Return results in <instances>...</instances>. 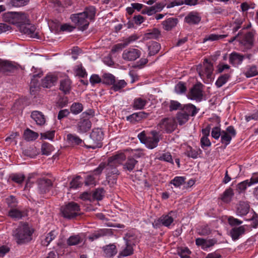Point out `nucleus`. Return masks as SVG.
Wrapping results in <instances>:
<instances>
[{"label": "nucleus", "mask_w": 258, "mask_h": 258, "mask_svg": "<svg viewBox=\"0 0 258 258\" xmlns=\"http://www.w3.org/2000/svg\"><path fill=\"white\" fill-rule=\"evenodd\" d=\"M125 159V155L124 153L117 154L108 158L107 163L101 162L98 167L93 170V173L95 175H99L104 169H105L106 179L108 183L112 185L116 182V179L119 171L117 167L122 164Z\"/></svg>", "instance_id": "1"}, {"label": "nucleus", "mask_w": 258, "mask_h": 258, "mask_svg": "<svg viewBox=\"0 0 258 258\" xmlns=\"http://www.w3.org/2000/svg\"><path fill=\"white\" fill-rule=\"evenodd\" d=\"M95 14V8L91 6L86 8L82 13L71 15L70 19L79 27V30L84 31L89 26V20L94 19Z\"/></svg>", "instance_id": "2"}, {"label": "nucleus", "mask_w": 258, "mask_h": 258, "mask_svg": "<svg viewBox=\"0 0 258 258\" xmlns=\"http://www.w3.org/2000/svg\"><path fill=\"white\" fill-rule=\"evenodd\" d=\"M33 232V229L31 228L27 223H24L13 230V236L18 244H23L30 242L32 239Z\"/></svg>", "instance_id": "3"}, {"label": "nucleus", "mask_w": 258, "mask_h": 258, "mask_svg": "<svg viewBox=\"0 0 258 258\" xmlns=\"http://www.w3.org/2000/svg\"><path fill=\"white\" fill-rule=\"evenodd\" d=\"M151 136L147 137L144 131L140 133L138 137L141 143L150 149H153L158 145L160 140L159 133L155 130L151 131L150 133Z\"/></svg>", "instance_id": "4"}, {"label": "nucleus", "mask_w": 258, "mask_h": 258, "mask_svg": "<svg viewBox=\"0 0 258 258\" xmlns=\"http://www.w3.org/2000/svg\"><path fill=\"white\" fill-rule=\"evenodd\" d=\"M103 137L104 134L101 129H93L90 135L89 144L85 145V146L88 149L91 148L92 149L101 148L103 145Z\"/></svg>", "instance_id": "5"}, {"label": "nucleus", "mask_w": 258, "mask_h": 258, "mask_svg": "<svg viewBox=\"0 0 258 258\" xmlns=\"http://www.w3.org/2000/svg\"><path fill=\"white\" fill-rule=\"evenodd\" d=\"M3 19L6 22L17 25L19 27L21 23H24L27 21V17L24 13L8 12L4 15Z\"/></svg>", "instance_id": "6"}, {"label": "nucleus", "mask_w": 258, "mask_h": 258, "mask_svg": "<svg viewBox=\"0 0 258 258\" xmlns=\"http://www.w3.org/2000/svg\"><path fill=\"white\" fill-rule=\"evenodd\" d=\"M80 210L79 205L74 202H70L64 207H62L61 211L64 218L71 219L76 217L79 214Z\"/></svg>", "instance_id": "7"}, {"label": "nucleus", "mask_w": 258, "mask_h": 258, "mask_svg": "<svg viewBox=\"0 0 258 258\" xmlns=\"http://www.w3.org/2000/svg\"><path fill=\"white\" fill-rule=\"evenodd\" d=\"M176 126L177 124L174 118H165L160 121L157 127L160 131L171 133L175 130Z\"/></svg>", "instance_id": "8"}, {"label": "nucleus", "mask_w": 258, "mask_h": 258, "mask_svg": "<svg viewBox=\"0 0 258 258\" xmlns=\"http://www.w3.org/2000/svg\"><path fill=\"white\" fill-rule=\"evenodd\" d=\"M176 217V212L173 211L169 212L167 214L163 215L153 224L154 227H158L162 225L165 227H170L173 224Z\"/></svg>", "instance_id": "9"}, {"label": "nucleus", "mask_w": 258, "mask_h": 258, "mask_svg": "<svg viewBox=\"0 0 258 258\" xmlns=\"http://www.w3.org/2000/svg\"><path fill=\"white\" fill-rule=\"evenodd\" d=\"M90 114L85 112L82 114V117L78 122L76 127L77 132L80 134H84L89 131L92 126V123L89 119L87 117Z\"/></svg>", "instance_id": "10"}, {"label": "nucleus", "mask_w": 258, "mask_h": 258, "mask_svg": "<svg viewBox=\"0 0 258 258\" xmlns=\"http://www.w3.org/2000/svg\"><path fill=\"white\" fill-rule=\"evenodd\" d=\"M19 28L21 33L27 35L30 37L33 38H38V33L35 32V27L29 23V20L28 18L26 22L21 23Z\"/></svg>", "instance_id": "11"}, {"label": "nucleus", "mask_w": 258, "mask_h": 258, "mask_svg": "<svg viewBox=\"0 0 258 258\" xmlns=\"http://www.w3.org/2000/svg\"><path fill=\"white\" fill-rule=\"evenodd\" d=\"M236 134V130L232 125L228 126L225 131H222L221 142L225 145V148L230 144L232 137H234Z\"/></svg>", "instance_id": "12"}, {"label": "nucleus", "mask_w": 258, "mask_h": 258, "mask_svg": "<svg viewBox=\"0 0 258 258\" xmlns=\"http://www.w3.org/2000/svg\"><path fill=\"white\" fill-rule=\"evenodd\" d=\"M134 235L131 232L127 233L124 239L126 240V247L120 252L119 255L126 256L130 255L133 253V248L132 245L134 244Z\"/></svg>", "instance_id": "13"}, {"label": "nucleus", "mask_w": 258, "mask_h": 258, "mask_svg": "<svg viewBox=\"0 0 258 258\" xmlns=\"http://www.w3.org/2000/svg\"><path fill=\"white\" fill-rule=\"evenodd\" d=\"M202 87L203 85L201 83L194 85L188 93V98L198 101H201L203 96Z\"/></svg>", "instance_id": "14"}, {"label": "nucleus", "mask_w": 258, "mask_h": 258, "mask_svg": "<svg viewBox=\"0 0 258 258\" xmlns=\"http://www.w3.org/2000/svg\"><path fill=\"white\" fill-rule=\"evenodd\" d=\"M141 54V52L139 49L130 48L123 51L122 57L126 61H134L138 58Z\"/></svg>", "instance_id": "15"}, {"label": "nucleus", "mask_w": 258, "mask_h": 258, "mask_svg": "<svg viewBox=\"0 0 258 258\" xmlns=\"http://www.w3.org/2000/svg\"><path fill=\"white\" fill-rule=\"evenodd\" d=\"M258 182V175L254 173L250 179L244 180L238 183L237 186V190L239 192L244 191L247 186H252Z\"/></svg>", "instance_id": "16"}, {"label": "nucleus", "mask_w": 258, "mask_h": 258, "mask_svg": "<svg viewBox=\"0 0 258 258\" xmlns=\"http://www.w3.org/2000/svg\"><path fill=\"white\" fill-rule=\"evenodd\" d=\"M165 6V5L163 3H156L154 6L150 7L145 6L142 9L141 13L144 15L147 14L149 16H151L157 12H161Z\"/></svg>", "instance_id": "17"}, {"label": "nucleus", "mask_w": 258, "mask_h": 258, "mask_svg": "<svg viewBox=\"0 0 258 258\" xmlns=\"http://www.w3.org/2000/svg\"><path fill=\"white\" fill-rule=\"evenodd\" d=\"M112 234V230L111 229H100L98 230L95 231L90 234L88 237V239L91 241H93L99 238L106 236H111Z\"/></svg>", "instance_id": "18"}, {"label": "nucleus", "mask_w": 258, "mask_h": 258, "mask_svg": "<svg viewBox=\"0 0 258 258\" xmlns=\"http://www.w3.org/2000/svg\"><path fill=\"white\" fill-rule=\"evenodd\" d=\"M244 22V19L242 18H238L234 19L229 24V27L233 33H235L238 29L242 28V30L248 29L250 27V24L247 26L242 25Z\"/></svg>", "instance_id": "19"}, {"label": "nucleus", "mask_w": 258, "mask_h": 258, "mask_svg": "<svg viewBox=\"0 0 258 258\" xmlns=\"http://www.w3.org/2000/svg\"><path fill=\"white\" fill-rule=\"evenodd\" d=\"M37 184L40 192L42 194L48 191L52 186V181L45 178L39 179Z\"/></svg>", "instance_id": "20"}, {"label": "nucleus", "mask_w": 258, "mask_h": 258, "mask_svg": "<svg viewBox=\"0 0 258 258\" xmlns=\"http://www.w3.org/2000/svg\"><path fill=\"white\" fill-rule=\"evenodd\" d=\"M16 69V67L12 62L0 59V73L8 74L14 72Z\"/></svg>", "instance_id": "21"}, {"label": "nucleus", "mask_w": 258, "mask_h": 258, "mask_svg": "<svg viewBox=\"0 0 258 258\" xmlns=\"http://www.w3.org/2000/svg\"><path fill=\"white\" fill-rule=\"evenodd\" d=\"M185 22L189 25L198 24L201 20L200 14L196 12H190L184 18Z\"/></svg>", "instance_id": "22"}, {"label": "nucleus", "mask_w": 258, "mask_h": 258, "mask_svg": "<svg viewBox=\"0 0 258 258\" xmlns=\"http://www.w3.org/2000/svg\"><path fill=\"white\" fill-rule=\"evenodd\" d=\"M148 115V113L144 111H141L134 113L127 116L126 119L133 123H135L137 122H139L143 118H146Z\"/></svg>", "instance_id": "23"}, {"label": "nucleus", "mask_w": 258, "mask_h": 258, "mask_svg": "<svg viewBox=\"0 0 258 258\" xmlns=\"http://www.w3.org/2000/svg\"><path fill=\"white\" fill-rule=\"evenodd\" d=\"M249 208V205L247 202L240 201L237 206L236 214L240 216H245L248 213Z\"/></svg>", "instance_id": "24"}, {"label": "nucleus", "mask_w": 258, "mask_h": 258, "mask_svg": "<svg viewBox=\"0 0 258 258\" xmlns=\"http://www.w3.org/2000/svg\"><path fill=\"white\" fill-rule=\"evenodd\" d=\"M67 141L72 146H81L84 144V141L77 135L75 134H69L67 136Z\"/></svg>", "instance_id": "25"}, {"label": "nucleus", "mask_w": 258, "mask_h": 258, "mask_svg": "<svg viewBox=\"0 0 258 258\" xmlns=\"http://www.w3.org/2000/svg\"><path fill=\"white\" fill-rule=\"evenodd\" d=\"M31 117L37 125H43L45 123V118L41 112L33 111L31 112Z\"/></svg>", "instance_id": "26"}, {"label": "nucleus", "mask_w": 258, "mask_h": 258, "mask_svg": "<svg viewBox=\"0 0 258 258\" xmlns=\"http://www.w3.org/2000/svg\"><path fill=\"white\" fill-rule=\"evenodd\" d=\"M57 80V78L55 76L52 75H47L42 80V86L44 88H50L54 85Z\"/></svg>", "instance_id": "27"}, {"label": "nucleus", "mask_w": 258, "mask_h": 258, "mask_svg": "<svg viewBox=\"0 0 258 258\" xmlns=\"http://www.w3.org/2000/svg\"><path fill=\"white\" fill-rule=\"evenodd\" d=\"M204 66H205V72L199 71V75L202 77L205 74L208 78H210L213 71V66L212 63L209 62L208 59L204 60Z\"/></svg>", "instance_id": "28"}, {"label": "nucleus", "mask_w": 258, "mask_h": 258, "mask_svg": "<svg viewBox=\"0 0 258 258\" xmlns=\"http://www.w3.org/2000/svg\"><path fill=\"white\" fill-rule=\"evenodd\" d=\"M253 37V34L251 32H248L242 38H241L240 37L239 41L240 43L246 46L247 48H249L250 47L252 44Z\"/></svg>", "instance_id": "29"}, {"label": "nucleus", "mask_w": 258, "mask_h": 258, "mask_svg": "<svg viewBox=\"0 0 258 258\" xmlns=\"http://www.w3.org/2000/svg\"><path fill=\"white\" fill-rule=\"evenodd\" d=\"M138 161L132 157H128L123 164V168L130 172L133 171Z\"/></svg>", "instance_id": "30"}, {"label": "nucleus", "mask_w": 258, "mask_h": 258, "mask_svg": "<svg viewBox=\"0 0 258 258\" xmlns=\"http://www.w3.org/2000/svg\"><path fill=\"white\" fill-rule=\"evenodd\" d=\"M245 232V228L243 226L232 228L230 232V236L234 240H237L240 236Z\"/></svg>", "instance_id": "31"}, {"label": "nucleus", "mask_w": 258, "mask_h": 258, "mask_svg": "<svg viewBox=\"0 0 258 258\" xmlns=\"http://www.w3.org/2000/svg\"><path fill=\"white\" fill-rule=\"evenodd\" d=\"M181 110L187 114L188 117L190 115L191 116H195L198 112V110L196 107L191 104L184 105L183 106H182Z\"/></svg>", "instance_id": "32"}, {"label": "nucleus", "mask_w": 258, "mask_h": 258, "mask_svg": "<svg viewBox=\"0 0 258 258\" xmlns=\"http://www.w3.org/2000/svg\"><path fill=\"white\" fill-rule=\"evenodd\" d=\"M202 151L198 148L194 149L190 146H188L184 152L185 155L188 157L196 159L198 158V155L202 154Z\"/></svg>", "instance_id": "33"}, {"label": "nucleus", "mask_w": 258, "mask_h": 258, "mask_svg": "<svg viewBox=\"0 0 258 258\" xmlns=\"http://www.w3.org/2000/svg\"><path fill=\"white\" fill-rule=\"evenodd\" d=\"M103 250L106 257H110L117 253V250L114 244L106 245L103 247Z\"/></svg>", "instance_id": "34"}, {"label": "nucleus", "mask_w": 258, "mask_h": 258, "mask_svg": "<svg viewBox=\"0 0 258 258\" xmlns=\"http://www.w3.org/2000/svg\"><path fill=\"white\" fill-rule=\"evenodd\" d=\"M71 88V81L68 78L62 80L60 82L59 89L64 93H69Z\"/></svg>", "instance_id": "35"}, {"label": "nucleus", "mask_w": 258, "mask_h": 258, "mask_svg": "<svg viewBox=\"0 0 258 258\" xmlns=\"http://www.w3.org/2000/svg\"><path fill=\"white\" fill-rule=\"evenodd\" d=\"M244 56L236 52L232 53L229 57V62L233 65L240 64L243 61Z\"/></svg>", "instance_id": "36"}, {"label": "nucleus", "mask_w": 258, "mask_h": 258, "mask_svg": "<svg viewBox=\"0 0 258 258\" xmlns=\"http://www.w3.org/2000/svg\"><path fill=\"white\" fill-rule=\"evenodd\" d=\"M178 20L176 18H170L163 22V26L165 30L169 31L174 27L177 23Z\"/></svg>", "instance_id": "37"}, {"label": "nucleus", "mask_w": 258, "mask_h": 258, "mask_svg": "<svg viewBox=\"0 0 258 258\" xmlns=\"http://www.w3.org/2000/svg\"><path fill=\"white\" fill-rule=\"evenodd\" d=\"M38 134L29 128H27L24 133V138L27 141H32L35 140L38 137Z\"/></svg>", "instance_id": "38"}, {"label": "nucleus", "mask_w": 258, "mask_h": 258, "mask_svg": "<svg viewBox=\"0 0 258 258\" xmlns=\"http://www.w3.org/2000/svg\"><path fill=\"white\" fill-rule=\"evenodd\" d=\"M56 235L57 233L55 231L53 230L50 231L46 235L45 238L42 240V245L45 246H47L50 242L56 237Z\"/></svg>", "instance_id": "39"}, {"label": "nucleus", "mask_w": 258, "mask_h": 258, "mask_svg": "<svg viewBox=\"0 0 258 258\" xmlns=\"http://www.w3.org/2000/svg\"><path fill=\"white\" fill-rule=\"evenodd\" d=\"M148 101L145 99L139 97L134 100L133 107L136 109H142L147 104Z\"/></svg>", "instance_id": "40"}, {"label": "nucleus", "mask_w": 258, "mask_h": 258, "mask_svg": "<svg viewBox=\"0 0 258 258\" xmlns=\"http://www.w3.org/2000/svg\"><path fill=\"white\" fill-rule=\"evenodd\" d=\"M176 119L178 124L180 125L186 123L189 119L187 114L184 113L182 110H180L176 114Z\"/></svg>", "instance_id": "41"}, {"label": "nucleus", "mask_w": 258, "mask_h": 258, "mask_svg": "<svg viewBox=\"0 0 258 258\" xmlns=\"http://www.w3.org/2000/svg\"><path fill=\"white\" fill-rule=\"evenodd\" d=\"M115 78L113 75L109 73H105L102 76V83L108 85H112L115 82Z\"/></svg>", "instance_id": "42"}, {"label": "nucleus", "mask_w": 258, "mask_h": 258, "mask_svg": "<svg viewBox=\"0 0 258 258\" xmlns=\"http://www.w3.org/2000/svg\"><path fill=\"white\" fill-rule=\"evenodd\" d=\"M160 48L159 43L157 42H152L148 46L149 55L152 56L157 53Z\"/></svg>", "instance_id": "43"}, {"label": "nucleus", "mask_w": 258, "mask_h": 258, "mask_svg": "<svg viewBox=\"0 0 258 258\" xmlns=\"http://www.w3.org/2000/svg\"><path fill=\"white\" fill-rule=\"evenodd\" d=\"M230 77V74H225L221 75L216 81L215 85L218 88L222 87L228 81Z\"/></svg>", "instance_id": "44"}, {"label": "nucleus", "mask_w": 258, "mask_h": 258, "mask_svg": "<svg viewBox=\"0 0 258 258\" xmlns=\"http://www.w3.org/2000/svg\"><path fill=\"white\" fill-rule=\"evenodd\" d=\"M23 154L26 156L34 158L38 155V151L36 147H29L23 151Z\"/></svg>", "instance_id": "45"}, {"label": "nucleus", "mask_w": 258, "mask_h": 258, "mask_svg": "<svg viewBox=\"0 0 258 258\" xmlns=\"http://www.w3.org/2000/svg\"><path fill=\"white\" fill-rule=\"evenodd\" d=\"M41 150L43 155L48 156L53 151L54 148L52 145L45 142L42 144Z\"/></svg>", "instance_id": "46"}, {"label": "nucleus", "mask_w": 258, "mask_h": 258, "mask_svg": "<svg viewBox=\"0 0 258 258\" xmlns=\"http://www.w3.org/2000/svg\"><path fill=\"white\" fill-rule=\"evenodd\" d=\"M127 85V83L124 80H116L115 79V82L112 84L111 89L114 91H118L121 89L124 88Z\"/></svg>", "instance_id": "47"}, {"label": "nucleus", "mask_w": 258, "mask_h": 258, "mask_svg": "<svg viewBox=\"0 0 258 258\" xmlns=\"http://www.w3.org/2000/svg\"><path fill=\"white\" fill-rule=\"evenodd\" d=\"M234 195L233 189L231 188L227 189L223 194L221 200L224 202H229Z\"/></svg>", "instance_id": "48"}, {"label": "nucleus", "mask_w": 258, "mask_h": 258, "mask_svg": "<svg viewBox=\"0 0 258 258\" xmlns=\"http://www.w3.org/2000/svg\"><path fill=\"white\" fill-rule=\"evenodd\" d=\"M227 36V35H219L215 34H211L206 36L204 39V41H215L224 38Z\"/></svg>", "instance_id": "49"}, {"label": "nucleus", "mask_w": 258, "mask_h": 258, "mask_svg": "<svg viewBox=\"0 0 258 258\" xmlns=\"http://www.w3.org/2000/svg\"><path fill=\"white\" fill-rule=\"evenodd\" d=\"M191 251L187 247H181L177 250V254L181 258H192L189 256Z\"/></svg>", "instance_id": "50"}, {"label": "nucleus", "mask_w": 258, "mask_h": 258, "mask_svg": "<svg viewBox=\"0 0 258 258\" xmlns=\"http://www.w3.org/2000/svg\"><path fill=\"white\" fill-rule=\"evenodd\" d=\"M174 91L178 94H181L185 93L186 91L185 83L182 82H178L175 86Z\"/></svg>", "instance_id": "51"}, {"label": "nucleus", "mask_w": 258, "mask_h": 258, "mask_svg": "<svg viewBox=\"0 0 258 258\" xmlns=\"http://www.w3.org/2000/svg\"><path fill=\"white\" fill-rule=\"evenodd\" d=\"M83 105L80 103H74L71 107V111L75 114L80 113L83 110Z\"/></svg>", "instance_id": "52"}, {"label": "nucleus", "mask_w": 258, "mask_h": 258, "mask_svg": "<svg viewBox=\"0 0 258 258\" xmlns=\"http://www.w3.org/2000/svg\"><path fill=\"white\" fill-rule=\"evenodd\" d=\"M9 216L15 219H20L23 217V213L15 209L11 210L9 212Z\"/></svg>", "instance_id": "53"}, {"label": "nucleus", "mask_w": 258, "mask_h": 258, "mask_svg": "<svg viewBox=\"0 0 258 258\" xmlns=\"http://www.w3.org/2000/svg\"><path fill=\"white\" fill-rule=\"evenodd\" d=\"M10 178L14 182L21 184L25 179V175L21 173H15L12 174Z\"/></svg>", "instance_id": "54"}, {"label": "nucleus", "mask_w": 258, "mask_h": 258, "mask_svg": "<svg viewBox=\"0 0 258 258\" xmlns=\"http://www.w3.org/2000/svg\"><path fill=\"white\" fill-rule=\"evenodd\" d=\"M104 195V190L103 188H98L92 193V197L97 200H101Z\"/></svg>", "instance_id": "55"}, {"label": "nucleus", "mask_w": 258, "mask_h": 258, "mask_svg": "<svg viewBox=\"0 0 258 258\" xmlns=\"http://www.w3.org/2000/svg\"><path fill=\"white\" fill-rule=\"evenodd\" d=\"M158 159L160 161H164L165 162H167L170 163L172 164H174L173 159L172 158V156L169 152H166L162 154Z\"/></svg>", "instance_id": "56"}, {"label": "nucleus", "mask_w": 258, "mask_h": 258, "mask_svg": "<svg viewBox=\"0 0 258 258\" xmlns=\"http://www.w3.org/2000/svg\"><path fill=\"white\" fill-rule=\"evenodd\" d=\"M81 241L82 240L79 235L71 236L67 240L69 245H75L79 244Z\"/></svg>", "instance_id": "57"}, {"label": "nucleus", "mask_w": 258, "mask_h": 258, "mask_svg": "<svg viewBox=\"0 0 258 258\" xmlns=\"http://www.w3.org/2000/svg\"><path fill=\"white\" fill-rule=\"evenodd\" d=\"M30 0H11L10 5L14 7H21L26 6L29 2Z\"/></svg>", "instance_id": "58"}, {"label": "nucleus", "mask_w": 258, "mask_h": 258, "mask_svg": "<svg viewBox=\"0 0 258 258\" xmlns=\"http://www.w3.org/2000/svg\"><path fill=\"white\" fill-rule=\"evenodd\" d=\"M184 182L185 178L181 176H176L170 181V183L173 184L175 187H179Z\"/></svg>", "instance_id": "59"}, {"label": "nucleus", "mask_w": 258, "mask_h": 258, "mask_svg": "<svg viewBox=\"0 0 258 258\" xmlns=\"http://www.w3.org/2000/svg\"><path fill=\"white\" fill-rule=\"evenodd\" d=\"M81 179V176H77L76 177L73 179L70 182V187L73 188H77L80 187L82 184V182L80 181Z\"/></svg>", "instance_id": "60"}, {"label": "nucleus", "mask_w": 258, "mask_h": 258, "mask_svg": "<svg viewBox=\"0 0 258 258\" xmlns=\"http://www.w3.org/2000/svg\"><path fill=\"white\" fill-rule=\"evenodd\" d=\"M182 105L178 101L174 100H171L169 105L170 111L176 110L180 109L181 110Z\"/></svg>", "instance_id": "61"}, {"label": "nucleus", "mask_w": 258, "mask_h": 258, "mask_svg": "<svg viewBox=\"0 0 258 258\" xmlns=\"http://www.w3.org/2000/svg\"><path fill=\"white\" fill-rule=\"evenodd\" d=\"M221 134L222 131H221V128L220 127L216 126L212 128L211 136L215 140L219 139Z\"/></svg>", "instance_id": "62"}, {"label": "nucleus", "mask_w": 258, "mask_h": 258, "mask_svg": "<svg viewBox=\"0 0 258 258\" xmlns=\"http://www.w3.org/2000/svg\"><path fill=\"white\" fill-rule=\"evenodd\" d=\"M211 232L210 228L208 226H204L201 227L199 229L198 234L200 235L207 236L209 235Z\"/></svg>", "instance_id": "63"}, {"label": "nucleus", "mask_w": 258, "mask_h": 258, "mask_svg": "<svg viewBox=\"0 0 258 258\" xmlns=\"http://www.w3.org/2000/svg\"><path fill=\"white\" fill-rule=\"evenodd\" d=\"M76 72L77 75L81 78H85L87 75L85 69L83 68L82 64L77 66Z\"/></svg>", "instance_id": "64"}]
</instances>
